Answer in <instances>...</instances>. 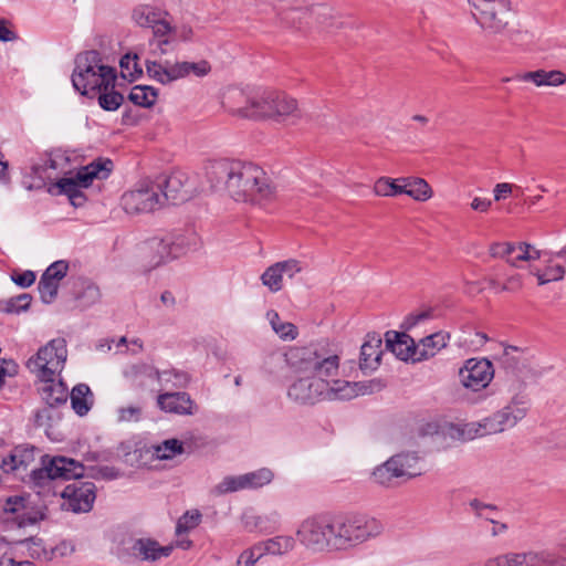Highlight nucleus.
Wrapping results in <instances>:
<instances>
[{
    "label": "nucleus",
    "instance_id": "obj_1",
    "mask_svg": "<svg viewBox=\"0 0 566 566\" xmlns=\"http://www.w3.org/2000/svg\"><path fill=\"white\" fill-rule=\"evenodd\" d=\"M285 357L287 364L303 375L287 390L289 398L300 405H314L321 400H349L385 387L380 379L358 382L340 379L329 381L328 378L338 373L339 358L326 343L293 347Z\"/></svg>",
    "mask_w": 566,
    "mask_h": 566
},
{
    "label": "nucleus",
    "instance_id": "obj_2",
    "mask_svg": "<svg viewBox=\"0 0 566 566\" xmlns=\"http://www.w3.org/2000/svg\"><path fill=\"white\" fill-rule=\"evenodd\" d=\"M206 177L212 189L227 191L235 201L261 203L276 192L268 174L252 163L214 160L206 166Z\"/></svg>",
    "mask_w": 566,
    "mask_h": 566
},
{
    "label": "nucleus",
    "instance_id": "obj_3",
    "mask_svg": "<svg viewBox=\"0 0 566 566\" xmlns=\"http://www.w3.org/2000/svg\"><path fill=\"white\" fill-rule=\"evenodd\" d=\"M84 473L85 467L74 459L45 454L41 457V467L31 470L30 478L36 486H44L54 480H76L62 491V506L73 513H87L95 502L96 486L93 482L78 481Z\"/></svg>",
    "mask_w": 566,
    "mask_h": 566
},
{
    "label": "nucleus",
    "instance_id": "obj_4",
    "mask_svg": "<svg viewBox=\"0 0 566 566\" xmlns=\"http://www.w3.org/2000/svg\"><path fill=\"white\" fill-rule=\"evenodd\" d=\"M237 105L230 112L238 117L253 120L272 119L295 124L302 116L296 99L284 93L256 90L237 92Z\"/></svg>",
    "mask_w": 566,
    "mask_h": 566
},
{
    "label": "nucleus",
    "instance_id": "obj_5",
    "mask_svg": "<svg viewBox=\"0 0 566 566\" xmlns=\"http://www.w3.org/2000/svg\"><path fill=\"white\" fill-rule=\"evenodd\" d=\"M116 77V70L103 63L98 51L76 55L72 84L81 95L93 98L97 92L115 87Z\"/></svg>",
    "mask_w": 566,
    "mask_h": 566
},
{
    "label": "nucleus",
    "instance_id": "obj_6",
    "mask_svg": "<svg viewBox=\"0 0 566 566\" xmlns=\"http://www.w3.org/2000/svg\"><path fill=\"white\" fill-rule=\"evenodd\" d=\"M332 551H347L380 535V521L364 514L332 517Z\"/></svg>",
    "mask_w": 566,
    "mask_h": 566
},
{
    "label": "nucleus",
    "instance_id": "obj_7",
    "mask_svg": "<svg viewBox=\"0 0 566 566\" xmlns=\"http://www.w3.org/2000/svg\"><path fill=\"white\" fill-rule=\"evenodd\" d=\"M210 71L211 65L206 60L199 62L171 61L168 59L146 61V72L148 76L163 85H169L190 74L197 77H203L208 75Z\"/></svg>",
    "mask_w": 566,
    "mask_h": 566
},
{
    "label": "nucleus",
    "instance_id": "obj_8",
    "mask_svg": "<svg viewBox=\"0 0 566 566\" xmlns=\"http://www.w3.org/2000/svg\"><path fill=\"white\" fill-rule=\"evenodd\" d=\"M67 357L66 342L63 338L50 340L31 357L27 367L42 381H50L63 369Z\"/></svg>",
    "mask_w": 566,
    "mask_h": 566
},
{
    "label": "nucleus",
    "instance_id": "obj_9",
    "mask_svg": "<svg viewBox=\"0 0 566 566\" xmlns=\"http://www.w3.org/2000/svg\"><path fill=\"white\" fill-rule=\"evenodd\" d=\"M418 457L412 453H399L376 467L371 473L373 481L382 488H396L399 480H410L419 472H415Z\"/></svg>",
    "mask_w": 566,
    "mask_h": 566
},
{
    "label": "nucleus",
    "instance_id": "obj_10",
    "mask_svg": "<svg viewBox=\"0 0 566 566\" xmlns=\"http://www.w3.org/2000/svg\"><path fill=\"white\" fill-rule=\"evenodd\" d=\"M172 551L174 545L161 546L150 537H127L117 547V556L125 562H156L168 557Z\"/></svg>",
    "mask_w": 566,
    "mask_h": 566
},
{
    "label": "nucleus",
    "instance_id": "obj_11",
    "mask_svg": "<svg viewBox=\"0 0 566 566\" xmlns=\"http://www.w3.org/2000/svg\"><path fill=\"white\" fill-rule=\"evenodd\" d=\"M332 517H310L301 523L296 536L310 549L316 552L332 551Z\"/></svg>",
    "mask_w": 566,
    "mask_h": 566
},
{
    "label": "nucleus",
    "instance_id": "obj_12",
    "mask_svg": "<svg viewBox=\"0 0 566 566\" xmlns=\"http://www.w3.org/2000/svg\"><path fill=\"white\" fill-rule=\"evenodd\" d=\"M528 397L524 394L514 395L510 402L492 416L484 418V429L491 434L501 433L516 426L525 418L528 410Z\"/></svg>",
    "mask_w": 566,
    "mask_h": 566
},
{
    "label": "nucleus",
    "instance_id": "obj_13",
    "mask_svg": "<svg viewBox=\"0 0 566 566\" xmlns=\"http://www.w3.org/2000/svg\"><path fill=\"white\" fill-rule=\"evenodd\" d=\"M473 7V17L489 33H501L506 27L510 11L509 0H468Z\"/></svg>",
    "mask_w": 566,
    "mask_h": 566
},
{
    "label": "nucleus",
    "instance_id": "obj_14",
    "mask_svg": "<svg viewBox=\"0 0 566 566\" xmlns=\"http://www.w3.org/2000/svg\"><path fill=\"white\" fill-rule=\"evenodd\" d=\"M161 184H143L138 188L124 193L122 203L127 213L151 212L163 206Z\"/></svg>",
    "mask_w": 566,
    "mask_h": 566
},
{
    "label": "nucleus",
    "instance_id": "obj_15",
    "mask_svg": "<svg viewBox=\"0 0 566 566\" xmlns=\"http://www.w3.org/2000/svg\"><path fill=\"white\" fill-rule=\"evenodd\" d=\"M2 513L7 521H12L19 527L33 525L44 518L42 507L34 505L30 495L8 496L2 505Z\"/></svg>",
    "mask_w": 566,
    "mask_h": 566
},
{
    "label": "nucleus",
    "instance_id": "obj_16",
    "mask_svg": "<svg viewBox=\"0 0 566 566\" xmlns=\"http://www.w3.org/2000/svg\"><path fill=\"white\" fill-rule=\"evenodd\" d=\"M136 258L144 272H150L174 260L172 252L164 237H153L139 243Z\"/></svg>",
    "mask_w": 566,
    "mask_h": 566
},
{
    "label": "nucleus",
    "instance_id": "obj_17",
    "mask_svg": "<svg viewBox=\"0 0 566 566\" xmlns=\"http://www.w3.org/2000/svg\"><path fill=\"white\" fill-rule=\"evenodd\" d=\"M493 377V365L486 358H469L459 370L461 385L473 391L486 388Z\"/></svg>",
    "mask_w": 566,
    "mask_h": 566
},
{
    "label": "nucleus",
    "instance_id": "obj_18",
    "mask_svg": "<svg viewBox=\"0 0 566 566\" xmlns=\"http://www.w3.org/2000/svg\"><path fill=\"white\" fill-rule=\"evenodd\" d=\"M484 566H566V557L551 553L506 554L490 558Z\"/></svg>",
    "mask_w": 566,
    "mask_h": 566
},
{
    "label": "nucleus",
    "instance_id": "obj_19",
    "mask_svg": "<svg viewBox=\"0 0 566 566\" xmlns=\"http://www.w3.org/2000/svg\"><path fill=\"white\" fill-rule=\"evenodd\" d=\"M155 184H161L160 192L163 205L167 201L178 205L189 200L193 190L189 185L188 176L182 171H175L168 177H159Z\"/></svg>",
    "mask_w": 566,
    "mask_h": 566
},
{
    "label": "nucleus",
    "instance_id": "obj_20",
    "mask_svg": "<svg viewBox=\"0 0 566 566\" xmlns=\"http://www.w3.org/2000/svg\"><path fill=\"white\" fill-rule=\"evenodd\" d=\"M385 342L386 348L400 360L419 361V359H416L419 353V346H417L415 340L406 333L388 331L385 334Z\"/></svg>",
    "mask_w": 566,
    "mask_h": 566
},
{
    "label": "nucleus",
    "instance_id": "obj_21",
    "mask_svg": "<svg viewBox=\"0 0 566 566\" xmlns=\"http://www.w3.org/2000/svg\"><path fill=\"white\" fill-rule=\"evenodd\" d=\"M36 449L29 444L17 446L8 457L3 458L1 469L6 473H22L35 461Z\"/></svg>",
    "mask_w": 566,
    "mask_h": 566
},
{
    "label": "nucleus",
    "instance_id": "obj_22",
    "mask_svg": "<svg viewBox=\"0 0 566 566\" xmlns=\"http://www.w3.org/2000/svg\"><path fill=\"white\" fill-rule=\"evenodd\" d=\"M164 238L172 252L174 259L188 251H195L200 247V238L191 228L175 231Z\"/></svg>",
    "mask_w": 566,
    "mask_h": 566
},
{
    "label": "nucleus",
    "instance_id": "obj_23",
    "mask_svg": "<svg viewBox=\"0 0 566 566\" xmlns=\"http://www.w3.org/2000/svg\"><path fill=\"white\" fill-rule=\"evenodd\" d=\"M160 409L178 415H193L196 411L195 402L187 392H166L157 398Z\"/></svg>",
    "mask_w": 566,
    "mask_h": 566
},
{
    "label": "nucleus",
    "instance_id": "obj_24",
    "mask_svg": "<svg viewBox=\"0 0 566 566\" xmlns=\"http://www.w3.org/2000/svg\"><path fill=\"white\" fill-rule=\"evenodd\" d=\"M515 80L521 82H532L536 86H560L566 83V75L558 70L545 71L537 70L516 74Z\"/></svg>",
    "mask_w": 566,
    "mask_h": 566
},
{
    "label": "nucleus",
    "instance_id": "obj_25",
    "mask_svg": "<svg viewBox=\"0 0 566 566\" xmlns=\"http://www.w3.org/2000/svg\"><path fill=\"white\" fill-rule=\"evenodd\" d=\"M170 373L168 371H158L153 366L147 364H135L129 366L125 370L126 378L130 379L139 387L148 386L149 381L157 380H168L167 376Z\"/></svg>",
    "mask_w": 566,
    "mask_h": 566
},
{
    "label": "nucleus",
    "instance_id": "obj_26",
    "mask_svg": "<svg viewBox=\"0 0 566 566\" xmlns=\"http://www.w3.org/2000/svg\"><path fill=\"white\" fill-rule=\"evenodd\" d=\"M310 24L308 27H315L318 30L332 32L334 29L342 27V22L338 21L334 10L326 4H316L310 8Z\"/></svg>",
    "mask_w": 566,
    "mask_h": 566
},
{
    "label": "nucleus",
    "instance_id": "obj_27",
    "mask_svg": "<svg viewBox=\"0 0 566 566\" xmlns=\"http://www.w3.org/2000/svg\"><path fill=\"white\" fill-rule=\"evenodd\" d=\"M113 170L111 159L98 158L77 171V179L83 188H87L94 179H106Z\"/></svg>",
    "mask_w": 566,
    "mask_h": 566
},
{
    "label": "nucleus",
    "instance_id": "obj_28",
    "mask_svg": "<svg viewBox=\"0 0 566 566\" xmlns=\"http://www.w3.org/2000/svg\"><path fill=\"white\" fill-rule=\"evenodd\" d=\"M361 345L359 366L361 369L374 370L380 364L382 355L381 338L373 335Z\"/></svg>",
    "mask_w": 566,
    "mask_h": 566
},
{
    "label": "nucleus",
    "instance_id": "obj_29",
    "mask_svg": "<svg viewBox=\"0 0 566 566\" xmlns=\"http://www.w3.org/2000/svg\"><path fill=\"white\" fill-rule=\"evenodd\" d=\"M44 386L41 389L42 400L46 407H53L59 409L60 406L65 407L69 398V391L63 381H54V378L50 381H43Z\"/></svg>",
    "mask_w": 566,
    "mask_h": 566
},
{
    "label": "nucleus",
    "instance_id": "obj_30",
    "mask_svg": "<svg viewBox=\"0 0 566 566\" xmlns=\"http://www.w3.org/2000/svg\"><path fill=\"white\" fill-rule=\"evenodd\" d=\"M70 399L72 409L80 417L87 415L94 403V396L86 384L74 386Z\"/></svg>",
    "mask_w": 566,
    "mask_h": 566
},
{
    "label": "nucleus",
    "instance_id": "obj_31",
    "mask_svg": "<svg viewBox=\"0 0 566 566\" xmlns=\"http://www.w3.org/2000/svg\"><path fill=\"white\" fill-rule=\"evenodd\" d=\"M450 335L447 333L438 332L423 337L419 343V353L416 359L419 361L433 357L440 349L444 348L448 344Z\"/></svg>",
    "mask_w": 566,
    "mask_h": 566
},
{
    "label": "nucleus",
    "instance_id": "obj_32",
    "mask_svg": "<svg viewBox=\"0 0 566 566\" xmlns=\"http://www.w3.org/2000/svg\"><path fill=\"white\" fill-rule=\"evenodd\" d=\"M398 181L402 182L403 195L411 197L417 201H427L432 197V189L429 184L419 177H401Z\"/></svg>",
    "mask_w": 566,
    "mask_h": 566
},
{
    "label": "nucleus",
    "instance_id": "obj_33",
    "mask_svg": "<svg viewBox=\"0 0 566 566\" xmlns=\"http://www.w3.org/2000/svg\"><path fill=\"white\" fill-rule=\"evenodd\" d=\"M153 41L160 54H166L169 46H174V25L163 18L156 25H153Z\"/></svg>",
    "mask_w": 566,
    "mask_h": 566
},
{
    "label": "nucleus",
    "instance_id": "obj_34",
    "mask_svg": "<svg viewBox=\"0 0 566 566\" xmlns=\"http://www.w3.org/2000/svg\"><path fill=\"white\" fill-rule=\"evenodd\" d=\"M62 419V413L53 407H42L34 412L33 422L38 428H43L45 434L51 438L54 428Z\"/></svg>",
    "mask_w": 566,
    "mask_h": 566
},
{
    "label": "nucleus",
    "instance_id": "obj_35",
    "mask_svg": "<svg viewBox=\"0 0 566 566\" xmlns=\"http://www.w3.org/2000/svg\"><path fill=\"white\" fill-rule=\"evenodd\" d=\"M167 17V11L148 4L138 6L133 11L134 21L142 28L153 29V25H156L163 18Z\"/></svg>",
    "mask_w": 566,
    "mask_h": 566
},
{
    "label": "nucleus",
    "instance_id": "obj_36",
    "mask_svg": "<svg viewBox=\"0 0 566 566\" xmlns=\"http://www.w3.org/2000/svg\"><path fill=\"white\" fill-rule=\"evenodd\" d=\"M501 366L507 371L515 374L525 366L526 358L524 350L516 346H505L502 355L499 357Z\"/></svg>",
    "mask_w": 566,
    "mask_h": 566
},
{
    "label": "nucleus",
    "instance_id": "obj_37",
    "mask_svg": "<svg viewBox=\"0 0 566 566\" xmlns=\"http://www.w3.org/2000/svg\"><path fill=\"white\" fill-rule=\"evenodd\" d=\"M158 96V92L153 86L136 85L132 88L128 99L137 106L151 107Z\"/></svg>",
    "mask_w": 566,
    "mask_h": 566
},
{
    "label": "nucleus",
    "instance_id": "obj_38",
    "mask_svg": "<svg viewBox=\"0 0 566 566\" xmlns=\"http://www.w3.org/2000/svg\"><path fill=\"white\" fill-rule=\"evenodd\" d=\"M310 8H291L282 12L281 21L287 27L302 30L303 25L310 24Z\"/></svg>",
    "mask_w": 566,
    "mask_h": 566
},
{
    "label": "nucleus",
    "instance_id": "obj_39",
    "mask_svg": "<svg viewBox=\"0 0 566 566\" xmlns=\"http://www.w3.org/2000/svg\"><path fill=\"white\" fill-rule=\"evenodd\" d=\"M266 317L273 328V331L282 338V339H295L297 336V328L294 324L290 322H283L280 315L275 311H269Z\"/></svg>",
    "mask_w": 566,
    "mask_h": 566
},
{
    "label": "nucleus",
    "instance_id": "obj_40",
    "mask_svg": "<svg viewBox=\"0 0 566 566\" xmlns=\"http://www.w3.org/2000/svg\"><path fill=\"white\" fill-rule=\"evenodd\" d=\"M403 191L406 190L402 182L398 181V178L380 177L374 185L375 195L380 197H396L403 195Z\"/></svg>",
    "mask_w": 566,
    "mask_h": 566
},
{
    "label": "nucleus",
    "instance_id": "obj_41",
    "mask_svg": "<svg viewBox=\"0 0 566 566\" xmlns=\"http://www.w3.org/2000/svg\"><path fill=\"white\" fill-rule=\"evenodd\" d=\"M154 452L160 460H170L184 452V443L178 439H167L155 446Z\"/></svg>",
    "mask_w": 566,
    "mask_h": 566
},
{
    "label": "nucleus",
    "instance_id": "obj_42",
    "mask_svg": "<svg viewBox=\"0 0 566 566\" xmlns=\"http://www.w3.org/2000/svg\"><path fill=\"white\" fill-rule=\"evenodd\" d=\"M245 489H247V484H245L243 474L228 475V476L223 478V480L212 489V493L214 495H222V494L237 492V491H241V490H245Z\"/></svg>",
    "mask_w": 566,
    "mask_h": 566
},
{
    "label": "nucleus",
    "instance_id": "obj_43",
    "mask_svg": "<svg viewBox=\"0 0 566 566\" xmlns=\"http://www.w3.org/2000/svg\"><path fill=\"white\" fill-rule=\"evenodd\" d=\"M202 514L199 510H189L184 515H181L176 524V535L180 537L182 534H186L192 530H195L201 522Z\"/></svg>",
    "mask_w": 566,
    "mask_h": 566
},
{
    "label": "nucleus",
    "instance_id": "obj_44",
    "mask_svg": "<svg viewBox=\"0 0 566 566\" xmlns=\"http://www.w3.org/2000/svg\"><path fill=\"white\" fill-rule=\"evenodd\" d=\"M261 281L271 292H279L283 287V273L276 263L270 265L261 275Z\"/></svg>",
    "mask_w": 566,
    "mask_h": 566
},
{
    "label": "nucleus",
    "instance_id": "obj_45",
    "mask_svg": "<svg viewBox=\"0 0 566 566\" xmlns=\"http://www.w3.org/2000/svg\"><path fill=\"white\" fill-rule=\"evenodd\" d=\"M98 95V105L108 112L116 111L120 107L124 102V96L115 91V87H109V90L97 92Z\"/></svg>",
    "mask_w": 566,
    "mask_h": 566
},
{
    "label": "nucleus",
    "instance_id": "obj_46",
    "mask_svg": "<svg viewBox=\"0 0 566 566\" xmlns=\"http://www.w3.org/2000/svg\"><path fill=\"white\" fill-rule=\"evenodd\" d=\"M247 489L262 488L273 480V472L268 468L243 474Z\"/></svg>",
    "mask_w": 566,
    "mask_h": 566
},
{
    "label": "nucleus",
    "instance_id": "obj_47",
    "mask_svg": "<svg viewBox=\"0 0 566 566\" xmlns=\"http://www.w3.org/2000/svg\"><path fill=\"white\" fill-rule=\"evenodd\" d=\"M138 56L136 54L130 55L126 54L124 55L120 61L119 65L122 69V75L124 78H128L129 81H134L138 76L143 74L142 67L137 63Z\"/></svg>",
    "mask_w": 566,
    "mask_h": 566
},
{
    "label": "nucleus",
    "instance_id": "obj_48",
    "mask_svg": "<svg viewBox=\"0 0 566 566\" xmlns=\"http://www.w3.org/2000/svg\"><path fill=\"white\" fill-rule=\"evenodd\" d=\"M32 296L28 293L20 294L3 302L2 311L9 314H19L30 307Z\"/></svg>",
    "mask_w": 566,
    "mask_h": 566
},
{
    "label": "nucleus",
    "instance_id": "obj_49",
    "mask_svg": "<svg viewBox=\"0 0 566 566\" xmlns=\"http://www.w3.org/2000/svg\"><path fill=\"white\" fill-rule=\"evenodd\" d=\"M268 552L271 555H282L294 548L295 541L292 536H275L266 541Z\"/></svg>",
    "mask_w": 566,
    "mask_h": 566
},
{
    "label": "nucleus",
    "instance_id": "obj_50",
    "mask_svg": "<svg viewBox=\"0 0 566 566\" xmlns=\"http://www.w3.org/2000/svg\"><path fill=\"white\" fill-rule=\"evenodd\" d=\"M59 286V283L41 276L38 284V290L42 302L45 304H51L56 298Z\"/></svg>",
    "mask_w": 566,
    "mask_h": 566
},
{
    "label": "nucleus",
    "instance_id": "obj_51",
    "mask_svg": "<svg viewBox=\"0 0 566 566\" xmlns=\"http://www.w3.org/2000/svg\"><path fill=\"white\" fill-rule=\"evenodd\" d=\"M56 169H57V164L51 157H45L41 160V163H36L31 166L32 175L34 177L41 179L42 181L51 178L49 170H56Z\"/></svg>",
    "mask_w": 566,
    "mask_h": 566
},
{
    "label": "nucleus",
    "instance_id": "obj_52",
    "mask_svg": "<svg viewBox=\"0 0 566 566\" xmlns=\"http://www.w3.org/2000/svg\"><path fill=\"white\" fill-rule=\"evenodd\" d=\"M19 545L24 547L32 558H46L48 552L43 545V541L36 537H30L19 542Z\"/></svg>",
    "mask_w": 566,
    "mask_h": 566
},
{
    "label": "nucleus",
    "instance_id": "obj_53",
    "mask_svg": "<svg viewBox=\"0 0 566 566\" xmlns=\"http://www.w3.org/2000/svg\"><path fill=\"white\" fill-rule=\"evenodd\" d=\"M517 249L521 253L515 259H507V262L513 266H516V261L538 260L542 256V252L539 250H536L533 245L526 242H521L517 245Z\"/></svg>",
    "mask_w": 566,
    "mask_h": 566
},
{
    "label": "nucleus",
    "instance_id": "obj_54",
    "mask_svg": "<svg viewBox=\"0 0 566 566\" xmlns=\"http://www.w3.org/2000/svg\"><path fill=\"white\" fill-rule=\"evenodd\" d=\"M459 431L463 440H473L476 437L490 434L489 431L484 429V419H482L480 422L467 423L461 429H459Z\"/></svg>",
    "mask_w": 566,
    "mask_h": 566
},
{
    "label": "nucleus",
    "instance_id": "obj_55",
    "mask_svg": "<svg viewBox=\"0 0 566 566\" xmlns=\"http://www.w3.org/2000/svg\"><path fill=\"white\" fill-rule=\"evenodd\" d=\"M67 270L69 264L66 261H55L44 271L42 276L60 284V281L66 275Z\"/></svg>",
    "mask_w": 566,
    "mask_h": 566
},
{
    "label": "nucleus",
    "instance_id": "obj_56",
    "mask_svg": "<svg viewBox=\"0 0 566 566\" xmlns=\"http://www.w3.org/2000/svg\"><path fill=\"white\" fill-rule=\"evenodd\" d=\"M99 297H101V292H99L98 286L90 283L83 289V291L78 295V301L82 306L88 307V306L95 304L96 302H98Z\"/></svg>",
    "mask_w": 566,
    "mask_h": 566
},
{
    "label": "nucleus",
    "instance_id": "obj_57",
    "mask_svg": "<svg viewBox=\"0 0 566 566\" xmlns=\"http://www.w3.org/2000/svg\"><path fill=\"white\" fill-rule=\"evenodd\" d=\"M469 506L471 507V510L474 512V514L479 518H483L490 523H494V517L492 515H484V512L485 511L497 512V507L495 505L486 504V503L481 502L478 499H473L469 502Z\"/></svg>",
    "mask_w": 566,
    "mask_h": 566
},
{
    "label": "nucleus",
    "instance_id": "obj_58",
    "mask_svg": "<svg viewBox=\"0 0 566 566\" xmlns=\"http://www.w3.org/2000/svg\"><path fill=\"white\" fill-rule=\"evenodd\" d=\"M279 520V515L276 513H273L271 517L268 516H245L244 523L245 526L252 530H259L261 532L268 531V526L265 525V522L272 521L273 523H276Z\"/></svg>",
    "mask_w": 566,
    "mask_h": 566
},
{
    "label": "nucleus",
    "instance_id": "obj_59",
    "mask_svg": "<svg viewBox=\"0 0 566 566\" xmlns=\"http://www.w3.org/2000/svg\"><path fill=\"white\" fill-rule=\"evenodd\" d=\"M56 187L60 189V192L65 193L67 197H70L72 193L76 192L80 187H82V182L77 179V174L75 177H65L61 178L56 182Z\"/></svg>",
    "mask_w": 566,
    "mask_h": 566
},
{
    "label": "nucleus",
    "instance_id": "obj_60",
    "mask_svg": "<svg viewBox=\"0 0 566 566\" xmlns=\"http://www.w3.org/2000/svg\"><path fill=\"white\" fill-rule=\"evenodd\" d=\"M431 317H432L431 310H427V311H423V312H420L417 314H413V313L409 314L405 318L403 323L401 324V328H403L405 331H409V329L413 328L416 325H418L419 323L427 321Z\"/></svg>",
    "mask_w": 566,
    "mask_h": 566
},
{
    "label": "nucleus",
    "instance_id": "obj_61",
    "mask_svg": "<svg viewBox=\"0 0 566 566\" xmlns=\"http://www.w3.org/2000/svg\"><path fill=\"white\" fill-rule=\"evenodd\" d=\"M516 249L517 247L510 242L493 243L490 248V253L494 258H509Z\"/></svg>",
    "mask_w": 566,
    "mask_h": 566
},
{
    "label": "nucleus",
    "instance_id": "obj_62",
    "mask_svg": "<svg viewBox=\"0 0 566 566\" xmlns=\"http://www.w3.org/2000/svg\"><path fill=\"white\" fill-rule=\"evenodd\" d=\"M142 417V408L139 406H128L118 409L119 421H138Z\"/></svg>",
    "mask_w": 566,
    "mask_h": 566
},
{
    "label": "nucleus",
    "instance_id": "obj_63",
    "mask_svg": "<svg viewBox=\"0 0 566 566\" xmlns=\"http://www.w3.org/2000/svg\"><path fill=\"white\" fill-rule=\"evenodd\" d=\"M281 272L292 279L296 273L302 271L301 262L295 259L276 262Z\"/></svg>",
    "mask_w": 566,
    "mask_h": 566
},
{
    "label": "nucleus",
    "instance_id": "obj_64",
    "mask_svg": "<svg viewBox=\"0 0 566 566\" xmlns=\"http://www.w3.org/2000/svg\"><path fill=\"white\" fill-rule=\"evenodd\" d=\"M174 44L178 41L190 42L193 38V30L189 25L174 27Z\"/></svg>",
    "mask_w": 566,
    "mask_h": 566
}]
</instances>
